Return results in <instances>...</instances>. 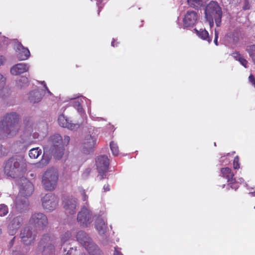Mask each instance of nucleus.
Wrapping results in <instances>:
<instances>
[{
    "label": "nucleus",
    "mask_w": 255,
    "mask_h": 255,
    "mask_svg": "<svg viewBox=\"0 0 255 255\" xmlns=\"http://www.w3.org/2000/svg\"><path fill=\"white\" fill-rule=\"evenodd\" d=\"M77 221L83 227H88L93 222L92 213L85 206H84L78 212Z\"/></svg>",
    "instance_id": "nucleus-9"
},
{
    "label": "nucleus",
    "mask_w": 255,
    "mask_h": 255,
    "mask_svg": "<svg viewBox=\"0 0 255 255\" xmlns=\"http://www.w3.org/2000/svg\"><path fill=\"white\" fill-rule=\"evenodd\" d=\"M49 162V159L48 158L43 157L41 160L38 163H37V166L38 167L42 168L48 165Z\"/></svg>",
    "instance_id": "nucleus-37"
},
{
    "label": "nucleus",
    "mask_w": 255,
    "mask_h": 255,
    "mask_svg": "<svg viewBox=\"0 0 255 255\" xmlns=\"http://www.w3.org/2000/svg\"><path fill=\"white\" fill-rule=\"evenodd\" d=\"M4 174L12 178L22 176L26 170V163L24 157L16 155L5 160L3 164Z\"/></svg>",
    "instance_id": "nucleus-2"
},
{
    "label": "nucleus",
    "mask_w": 255,
    "mask_h": 255,
    "mask_svg": "<svg viewBox=\"0 0 255 255\" xmlns=\"http://www.w3.org/2000/svg\"><path fill=\"white\" fill-rule=\"evenodd\" d=\"M3 147L0 144V156H2L4 154V153L2 151Z\"/></svg>",
    "instance_id": "nucleus-55"
},
{
    "label": "nucleus",
    "mask_w": 255,
    "mask_h": 255,
    "mask_svg": "<svg viewBox=\"0 0 255 255\" xmlns=\"http://www.w3.org/2000/svg\"><path fill=\"white\" fill-rule=\"evenodd\" d=\"M217 37V38H218V33L217 31H215V37Z\"/></svg>",
    "instance_id": "nucleus-58"
},
{
    "label": "nucleus",
    "mask_w": 255,
    "mask_h": 255,
    "mask_svg": "<svg viewBox=\"0 0 255 255\" xmlns=\"http://www.w3.org/2000/svg\"><path fill=\"white\" fill-rule=\"evenodd\" d=\"M204 2L205 0H188V5L195 9L200 8Z\"/></svg>",
    "instance_id": "nucleus-32"
},
{
    "label": "nucleus",
    "mask_w": 255,
    "mask_h": 255,
    "mask_svg": "<svg viewBox=\"0 0 255 255\" xmlns=\"http://www.w3.org/2000/svg\"><path fill=\"white\" fill-rule=\"evenodd\" d=\"M115 41V40L113 39V41L112 42V46L114 47L115 46V44H114V42Z\"/></svg>",
    "instance_id": "nucleus-59"
},
{
    "label": "nucleus",
    "mask_w": 255,
    "mask_h": 255,
    "mask_svg": "<svg viewBox=\"0 0 255 255\" xmlns=\"http://www.w3.org/2000/svg\"><path fill=\"white\" fill-rule=\"evenodd\" d=\"M2 234V230L0 229V235Z\"/></svg>",
    "instance_id": "nucleus-60"
},
{
    "label": "nucleus",
    "mask_w": 255,
    "mask_h": 255,
    "mask_svg": "<svg viewBox=\"0 0 255 255\" xmlns=\"http://www.w3.org/2000/svg\"><path fill=\"white\" fill-rule=\"evenodd\" d=\"M19 237L24 245L30 246L36 240V232L30 227H25L20 231Z\"/></svg>",
    "instance_id": "nucleus-8"
},
{
    "label": "nucleus",
    "mask_w": 255,
    "mask_h": 255,
    "mask_svg": "<svg viewBox=\"0 0 255 255\" xmlns=\"http://www.w3.org/2000/svg\"><path fill=\"white\" fill-rule=\"evenodd\" d=\"M221 173L222 176L226 178L228 182H230V184H233L236 182V179L234 178V173L229 167L222 168Z\"/></svg>",
    "instance_id": "nucleus-23"
},
{
    "label": "nucleus",
    "mask_w": 255,
    "mask_h": 255,
    "mask_svg": "<svg viewBox=\"0 0 255 255\" xmlns=\"http://www.w3.org/2000/svg\"><path fill=\"white\" fill-rule=\"evenodd\" d=\"M249 80L255 88V78L252 74L249 76Z\"/></svg>",
    "instance_id": "nucleus-45"
},
{
    "label": "nucleus",
    "mask_w": 255,
    "mask_h": 255,
    "mask_svg": "<svg viewBox=\"0 0 255 255\" xmlns=\"http://www.w3.org/2000/svg\"><path fill=\"white\" fill-rule=\"evenodd\" d=\"M206 22L209 24L210 27H212L214 25V20L213 17H205Z\"/></svg>",
    "instance_id": "nucleus-40"
},
{
    "label": "nucleus",
    "mask_w": 255,
    "mask_h": 255,
    "mask_svg": "<svg viewBox=\"0 0 255 255\" xmlns=\"http://www.w3.org/2000/svg\"><path fill=\"white\" fill-rule=\"evenodd\" d=\"M73 250H67V252L66 254V255H71L72 254V251Z\"/></svg>",
    "instance_id": "nucleus-56"
},
{
    "label": "nucleus",
    "mask_w": 255,
    "mask_h": 255,
    "mask_svg": "<svg viewBox=\"0 0 255 255\" xmlns=\"http://www.w3.org/2000/svg\"><path fill=\"white\" fill-rule=\"evenodd\" d=\"M234 168L235 169H238L239 168V159L238 156H236L234 159Z\"/></svg>",
    "instance_id": "nucleus-39"
},
{
    "label": "nucleus",
    "mask_w": 255,
    "mask_h": 255,
    "mask_svg": "<svg viewBox=\"0 0 255 255\" xmlns=\"http://www.w3.org/2000/svg\"><path fill=\"white\" fill-rule=\"evenodd\" d=\"M115 249V250L114 255H123L120 251H118L116 248Z\"/></svg>",
    "instance_id": "nucleus-53"
},
{
    "label": "nucleus",
    "mask_w": 255,
    "mask_h": 255,
    "mask_svg": "<svg viewBox=\"0 0 255 255\" xmlns=\"http://www.w3.org/2000/svg\"><path fill=\"white\" fill-rule=\"evenodd\" d=\"M233 57L236 60L239 61L240 63L245 68L247 67L248 61L240 53L236 52L233 54Z\"/></svg>",
    "instance_id": "nucleus-33"
},
{
    "label": "nucleus",
    "mask_w": 255,
    "mask_h": 255,
    "mask_svg": "<svg viewBox=\"0 0 255 255\" xmlns=\"http://www.w3.org/2000/svg\"><path fill=\"white\" fill-rule=\"evenodd\" d=\"M80 193L82 196L83 201H87L88 199V196L86 194L85 190L83 189H81L80 190Z\"/></svg>",
    "instance_id": "nucleus-43"
},
{
    "label": "nucleus",
    "mask_w": 255,
    "mask_h": 255,
    "mask_svg": "<svg viewBox=\"0 0 255 255\" xmlns=\"http://www.w3.org/2000/svg\"><path fill=\"white\" fill-rule=\"evenodd\" d=\"M195 17H184L183 18V26L184 28L193 26L196 23Z\"/></svg>",
    "instance_id": "nucleus-27"
},
{
    "label": "nucleus",
    "mask_w": 255,
    "mask_h": 255,
    "mask_svg": "<svg viewBox=\"0 0 255 255\" xmlns=\"http://www.w3.org/2000/svg\"><path fill=\"white\" fill-rule=\"evenodd\" d=\"M51 145L50 150L51 153L56 154L58 152V155L61 157L63 155L62 138L59 134H55L50 136L48 141Z\"/></svg>",
    "instance_id": "nucleus-7"
},
{
    "label": "nucleus",
    "mask_w": 255,
    "mask_h": 255,
    "mask_svg": "<svg viewBox=\"0 0 255 255\" xmlns=\"http://www.w3.org/2000/svg\"><path fill=\"white\" fill-rule=\"evenodd\" d=\"M23 224V218L17 216L12 219L7 226V232L10 236H14Z\"/></svg>",
    "instance_id": "nucleus-12"
},
{
    "label": "nucleus",
    "mask_w": 255,
    "mask_h": 255,
    "mask_svg": "<svg viewBox=\"0 0 255 255\" xmlns=\"http://www.w3.org/2000/svg\"><path fill=\"white\" fill-rule=\"evenodd\" d=\"M41 83L44 84V87L45 90L47 91V92L48 93H49L50 94H51V92L49 91V90H48L47 87L46 86V85L44 81L42 82Z\"/></svg>",
    "instance_id": "nucleus-54"
},
{
    "label": "nucleus",
    "mask_w": 255,
    "mask_h": 255,
    "mask_svg": "<svg viewBox=\"0 0 255 255\" xmlns=\"http://www.w3.org/2000/svg\"><path fill=\"white\" fill-rule=\"evenodd\" d=\"M16 50L19 60H25L30 56V54L28 48L24 47L20 43L17 44Z\"/></svg>",
    "instance_id": "nucleus-19"
},
{
    "label": "nucleus",
    "mask_w": 255,
    "mask_h": 255,
    "mask_svg": "<svg viewBox=\"0 0 255 255\" xmlns=\"http://www.w3.org/2000/svg\"><path fill=\"white\" fill-rule=\"evenodd\" d=\"M103 189L104 190V191H109L110 190V186L109 184L105 185L104 186Z\"/></svg>",
    "instance_id": "nucleus-51"
},
{
    "label": "nucleus",
    "mask_w": 255,
    "mask_h": 255,
    "mask_svg": "<svg viewBox=\"0 0 255 255\" xmlns=\"http://www.w3.org/2000/svg\"><path fill=\"white\" fill-rule=\"evenodd\" d=\"M108 0H97V4L99 5L100 4L105 3L107 2Z\"/></svg>",
    "instance_id": "nucleus-52"
},
{
    "label": "nucleus",
    "mask_w": 255,
    "mask_h": 255,
    "mask_svg": "<svg viewBox=\"0 0 255 255\" xmlns=\"http://www.w3.org/2000/svg\"><path fill=\"white\" fill-rule=\"evenodd\" d=\"M29 66L25 63H18L13 66L10 69L12 75H17L28 71Z\"/></svg>",
    "instance_id": "nucleus-20"
},
{
    "label": "nucleus",
    "mask_w": 255,
    "mask_h": 255,
    "mask_svg": "<svg viewBox=\"0 0 255 255\" xmlns=\"http://www.w3.org/2000/svg\"><path fill=\"white\" fill-rule=\"evenodd\" d=\"M94 128L91 127L89 128V134L86 135L81 145V150L85 154H89L93 151L96 144V138L93 135Z\"/></svg>",
    "instance_id": "nucleus-6"
},
{
    "label": "nucleus",
    "mask_w": 255,
    "mask_h": 255,
    "mask_svg": "<svg viewBox=\"0 0 255 255\" xmlns=\"http://www.w3.org/2000/svg\"><path fill=\"white\" fill-rule=\"evenodd\" d=\"M70 141V137L67 135H65L63 139H62V145H67Z\"/></svg>",
    "instance_id": "nucleus-42"
},
{
    "label": "nucleus",
    "mask_w": 255,
    "mask_h": 255,
    "mask_svg": "<svg viewBox=\"0 0 255 255\" xmlns=\"http://www.w3.org/2000/svg\"><path fill=\"white\" fill-rule=\"evenodd\" d=\"M6 78L0 73V87L3 86L5 84Z\"/></svg>",
    "instance_id": "nucleus-41"
},
{
    "label": "nucleus",
    "mask_w": 255,
    "mask_h": 255,
    "mask_svg": "<svg viewBox=\"0 0 255 255\" xmlns=\"http://www.w3.org/2000/svg\"><path fill=\"white\" fill-rule=\"evenodd\" d=\"M109 159L105 155H100L96 159V166L100 175V180L106 177L105 173L107 172L109 166Z\"/></svg>",
    "instance_id": "nucleus-11"
},
{
    "label": "nucleus",
    "mask_w": 255,
    "mask_h": 255,
    "mask_svg": "<svg viewBox=\"0 0 255 255\" xmlns=\"http://www.w3.org/2000/svg\"><path fill=\"white\" fill-rule=\"evenodd\" d=\"M214 43L216 45H218V38L217 37H215Z\"/></svg>",
    "instance_id": "nucleus-57"
},
{
    "label": "nucleus",
    "mask_w": 255,
    "mask_h": 255,
    "mask_svg": "<svg viewBox=\"0 0 255 255\" xmlns=\"http://www.w3.org/2000/svg\"><path fill=\"white\" fill-rule=\"evenodd\" d=\"M20 115L15 112L5 114L0 119V139L16 134L19 129Z\"/></svg>",
    "instance_id": "nucleus-1"
},
{
    "label": "nucleus",
    "mask_w": 255,
    "mask_h": 255,
    "mask_svg": "<svg viewBox=\"0 0 255 255\" xmlns=\"http://www.w3.org/2000/svg\"><path fill=\"white\" fill-rule=\"evenodd\" d=\"M22 142L27 145H30L35 142L32 135V133L28 131H25L23 133L22 135Z\"/></svg>",
    "instance_id": "nucleus-26"
},
{
    "label": "nucleus",
    "mask_w": 255,
    "mask_h": 255,
    "mask_svg": "<svg viewBox=\"0 0 255 255\" xmlns=\"http://www.w3.org/2000/svg\"><path fill=\"white\" fill-rule=\"evenodd\" d=\"M42 97L41 91L39 90H35L29 92L28 100L31 103L35 104L39 102Z\"/></svg>",
    "instance_id": "nucleus-21"
},
{
    "label": "nucleus",
    "mask_w": 255,
    "mask_h": 255,
    "mask_svg": "<svg viewBox=\"0 0 255 255\" xmlns=\"http://www.w3.org/2000/svg\"><path fill=\"white\" fill-rule=\"evenodd\" d=\"M41 153L42 150L39 147L33 148L29 151V156L31 159H36Z\"/></svg>",
    "instance_id": "nucleus-31"
},
{
    "label": "nucleus",
    "mask_w": 255,
    "mask_h": 255,
    "mask_svg": "<svg viewBox=\"0 0 255 255\" xmlns=\"http://www.w3.org/2000/svg\"><path fill=\"white\" fill-rule=\"evenodd\" d=\"M59 178L58 170L54 167L47 169L42 177V183L44 188L47 191H52L56 188Z\"/></svg>",
    "instance_id": "nucleus-3"
},
{
    "label": "nucleus",
    "mask_w": 255,
    "mask_h": 255,
    "mask_svg": "<svg viewBox=\"0 0 255 255\" xmlns=\"http://www.w3.org/2000/svg\"><path fill=\"white\" fill-rule=\"evenodd\" d=\"M95 227L100 235L105 234L107 228L104 220L100 217L97 218L95 222Z\"/></svg>",
    "instance_id": "nucleus-24"
},
{
    "label": "nucleus",
    "mask_w": 255,
    "mask_h": 255,
    "mask_svg": "<svg viewBox=\"0 0 255 255\" xmlns=\"http://www.w3.org/2000/svg\"><path fill=\"white\" fill-rule=\"evenodd\" d=\"M250 8V3L249 0H245L243 9L244 10L249 9Z\"/></svg>",
    "instance_id": "nucleus-44"
},
{
    "label": "nucleus",
    "mask_w": 255,
    "mask_h": 255,
    "mask_svg": "<svg viewBox=\"0 0 255 255\" xmlns=\"http://www.w3.org/2000/svg\"><path fill=\"white\" fill-rule=\"evenodd\" d=\"M29 224L34 229L43 231L48 227V220L44 213L34 212L30 216Z\"/></svg>",
    "instance_id": "nucleus-5"
},
{
    "label": "nucleus",
    "mask_w": 255,
    "mask_h": 255,
    "mask_svg": "<svg viewBox=\"0 0 255 255\" xmlns=\"http://www.w3.org/2000/svg\"><path fill=\"white\" fill-rule=\"evenodd\" d=\"M8 212L7 206L4 204L0 205V216H4L6 215Z\"/></svg>",
    "instance_id": "nucleus-38"
},
{
    "label": "nucleus",
    "mask_w": 255,
    "mask_h": 255,
    "mask_svg": "<svg viewBox=\"0 0 255 255\" xmlns=\"http://www.w3.org/2000/svg\"><path fill=\"white\" fill-rule=\"evenodd\" d=\"M110 148L113 154L115 156H117L119 154V148L117 144L114 143V141H112L110 143Z\"/></svg>",
    "instance_id": "nucleus-36"
},
{
    "label": "nucleus",
    "mask_w": 255,
    "mask_h": 255,
    "mask_svg": "<svg viewBox=\"0 0 255 255\" xmlns=\"http://www.w3.org/2000/svg\"><path fill=\"white\" fill-rule=\"evenodd\" d=\"M197 35L201 39L207 40L208 43H210L211 39L209 36V33L205 29L201 28L200 30L195 29Z\"/></svg>",
    "instance_id": "nucleus-25"
},
{
    "label": "nucleus",
    "mask_w": 255,
    "mask_h": 255,
    "mask_svg": "<svg viewBox=\"0 0 255 255\" xmlns=\"http://www.w3.org/2000/svg\"><path fill=\"white\" fill-rule=\"evenodd\" d=\"M76 238L77 241L84 247L85 249L86 247H90L91 244H94L92 239L84 231H79L77 234Z\"/></svg>",
    "instance_id": "nucleus-17"
},
{
    "label": "nucleus",
    "mask_w": 255,
    "mask_h": 255,
    "mask_svg": "<svg viewBox=\"0 0 255 255\" xmlns=\"http://www.w3.org/2000/svg\"><path fill=\"white\" fill-rule=\"evenodd\" d=\"M32 137H33L34 140L35 141L36 139L38 138L39 136V134L37 132H35L32 133Z\"/></svg>",
    "instance_id": "nucleus-50"
},
{
    "label": "nucleus",
    "mask_w": 255,
    "mask_h": 255,
    "mask_svg": "<svg viewBox=\"0 0 255 255\" xmlns=\"http://www.w3.org/2000/svg\"><path fill=\"white\" fill-rule=\"evenodd\" d=\"M29 202L25 198L17 197L16 200L15 207L19 213H24L28 210Z\"/></svg>",
    "instance_id": "nucleus-18"
},
{
    "label": "nucleus",
    "mask_w": 255,
    "mask_h": 255,
    "mask_svg": "<svg viewBox=\"0 0 255 255\" xmlns=\"http://www.w3.org/2000/svg\"><path fill=\"white\" fill-rule=\"evenodd\" d=\"M56 239L49 234L43 235L39 242V247L42 249L41 255H55Z\"/></svg>",
    "instance_id": "nucleus-4"
},
{
    "label": "nucleus",
    "mask_w": 255,
    "mask_h": 255,
    "mask_svg": "<svg viewBox=\"0 0 255 255\" xmlns=\"http://www.w3.org/2000/svg\"><path fill=\"white\" fill-rule=\"evenodd\" d=\"M203 9L205 16H222V14L221 7L215 1H210Z\"/></svg>",
    "instance_id": "nucleus-13"
},
{
    "label": "nucleus",
    "mask_w": 255,
    "mask_h": 255,
    "mask_svg": "<svg viewBox=\"0 0 255 255\" xmlns=\"http://www.w3.org/2000/svg\"><path fill=\"white\" fill-rule=\"evenodd\" d=\"M231 188H235V189H236L237 188V187H233V186H231Z\"/></svg>",
    "instance_id": "nucleus-61"
},
{
    "label": "nucleus",
    "mask_w": 255,
    "mask_h": 255,
    "mask_svg": "<svg viewBox=\"0 0 255 255\" xmlns=\"http://www.w3.org/2000/svg\"><path fill=\"white\" fill-rule=\"evenodd\" d=\"M90 255H102L101 251L95 244H91L89 247H86V249Z\"/></svg>",
    "instance_id": "nucleus-28"
},
{
    "label": "nucleus",
    "mask_w": 255,
    "mask_h": 255,
    "mask_svg": "<svg viewBox=\"0 0 255 255\" xmlns=\"http://www.w3.org/2000/svg\"><path fill=\"white\" fill-rule=\"evenodd\" d=\"M6 90H6V89H3V91H6Z\"/></svg>",
    "instance_id": "nucleus-62"
},
{
    "label": "nucleus",
    "mask_w": 255,
    "mask_h": 255,
    "mask_svg": "<svg viewBox=\"0 0 255 255\" xmlns=\"http://www.w3.org/2000/svg\"><path fill=\"white\" fill-rule=\"evenodd\" d=\"M246 50L252 58L253 62L255 64V44L247 46Z\"/></svg>",
    "instance_id": "nucleus-34"
},
{
    "label": "nucleus",
    "mask_w": 255,
    "mask_h": 255,
    "mask_svg": "<svg viewBox=\"0 0 255 255\" xmlns=\"http://www.w3.org/2000/svg\"><path fill=\"white\" fill-rule=\"evenodd\" d=\"M15 240V237H13L12 239L9 241L8 245V247L9 248H11L13 246V245L14 244Z\"/></svg>",
    "instance_id": "nucleus-47"
},
{
    "label": "nucleus",
    "mask_w": 255,
    "mask_h": 255,
    "mask_svg": "<svg viewBox=\"0 0 255 255\" xmlns=\"http://www.w3.org/2000/svg\"><path fill=\"white\" fill-rule=\"evenodd\" d=\"M221 17H216L215 18V23L217 26H219L220 25V23L221 22Z\"/></svg>",
    "instance_id": "nucleus-48"
},
{
    "label": "nucleus",
    "mask_w": 255,
    "mask_h": 255,
    "mask_svg": "<svg viewBox=\"0 0 255 255\" xmlns=\"http://www.w3.org/2000/svg\"><path fill=\"white\" fill-rule=\"evenodd\" d=\"M34 191V186L31 182L25 180L19 187V192L23 196H30Z\"/></svg>",
    "instance_id": "nucleus-16"
},
{
    "label": "nucleus",
    "mask_w": 255,
    "mask_h": 255,
    "mask_svg": "<svg viewBox=\"0 0 255 255\" xmlns=\"http://www.w3.org/2000/svg\"><path fill=\"white\" fill-rule=\"evenodd\" d=\"M90 255H102L101 251L95 244H91L89 247H86V249Z\"/></svg>",
    "instance_id": "nucleus-29"
},
{
    "label": "nucleus",
    "mask_w": 255,
    "mask_h": 255,
    "mask_svg": "<svg viewBox=\"0 0 255 255\" xmlns=\"http://www.w3.org/2000/svg\"><path fill=\"white\" fill-rule=\"evenodd\" d=\"M41 202L42 207L45 210L52 211L56 208L58 200L52 193H48L42 198Z\"/></svg>",
    "instance_id": "nucleus-10"
},
{
    "label": "nucleus",
    "mask_w": 255,
    "mask_h": 255,
    "mask_svg": "<svg viewBox=\"0 0 255 255\" xmlns=\"http://www.w3.org/2000/svg\"><path fill=\"white\" fill-rule=\"evenodd\" d=\"M77 199L75 198L70 197L63 201V208L67 214L73 215L76 212Z\"/></svg>",
    "instance_id": "nucleus-14"
},
{
    "label": "nucleus",
    "mask_w": 255,
    "mask_h": 255,
    "mask_svg": "<svg viewBox=\"0 0 255 255\" xmlns=\"http://www.w3.org/2000/svg\"><path fill=\"white\" fill-rule=\"evenodd\" d=\"M5 61V58L3 56H0V66L3 65Z\"/></svg>",
    "instance_id": "nucleus-49"
},
{
    "label": "nucleus",
    "mask_w": 255,
    "mask_h": 255,
    "mask_svg": "<svg viewBox=\"0 0 255 255\" xmlns=\"http://www.w3.org/2000/svg\"><path fill=\"white\" fill-rule=\"evenodd\" d=\"M186 14H187L186 16H195V15H197L200 14L196 13V11H193V10H192V11L188 10V11H187Z\"/></svg>",
    "instance_id": "nucleus-46"
},
{
    "label": "nucleus",
    "mask_w": 255,
    "mask_h": 255,
    "mask_svg": "<svg viewBox=\"0 0 255 255\" xmlns=\"http://www.w3.org/2000/svg\"><path fill=\"white\" fill-rule=\"evenodd\" d=\"M28 80L26 77H20L16 80V86L18 89H22L28 85Z\"/></svg>",
    "instance_id": "nucleus-30"
},
{
    "label": "nucleus",
    "mask_w": 255,
    "mask_h": 255,
    "mask_svg": "<svg viewBox=\"0 0 255 255\" xmlns=\"http://www.w3.org/2000/svg\"><path fill=\"white\" fill-rule=\"evenodd\" d=\"M58 121L59 125L60 126L63 128H66L71 130H75L78 128L80 126L78 123H72L71 121H69V120L67 117H65L64 115H61L59 116Z\"/></svg>",
    "instance_id": "nucleus-15"
},
{
    "label": "nucleus",
    "mask_w": 255,
    "mask_h": 255,
    "mask_svg": "<svg viewBox=\"0 0 255 255\" xmlns=\"http://www.w3.org/2000/svg\"><path fill=\"white\" fill-rule=\"evenodd\" d=\"M71 237V233L70 232L65 233L61 236V246L63 249L64 252H67L68 250H73L71 246H69V244H67V242L70 240Z\"/></svg>",
    "instance_id": "nucleus-22"
},
{
    "label": "nucleus",
    "mask_w": 255,
    "mask_h": 255,
    "mask_svg": "<svg viewBox=\"0 0 255 255\" xmlns=\"http://www.w3.org/2000/svg\"><path fill=\"white\" fill-rule=\"evenodd\" d=\"M81 100L78 99H75L73 102V106L77 109L78 112L82 114L83 112V109L81 105Z\"/></svg>",
    "instance_id": "nucleus-35"
}]
</instances>
